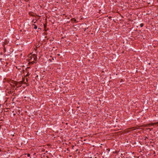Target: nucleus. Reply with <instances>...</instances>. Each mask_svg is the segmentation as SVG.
<instances>
[{"instance_id":"obj_16","label":"nucleus","mask_w":158,"mask_h":158,"mask_svg":"<svg viewBox=\"0 0 158 158\" xmlns=\"http://www.w3.org/2000/svg\"><path fill=\"white\" fill-rule=\"evenodd\" d=\"M117 152H117V151H115V153H117Z\"/></svg>"},{"instance_id":"obj_2","label":"nucleus","mask_w":158,"mask_h":158,"mask_svg":"<svg viewBox=\"0 0 158 158\" xmlns=\"http://www.w3.org/2000/svg\"><path fill=\"white\" fill-rule=\"evenodd\" d=\"M19 83V84H21V85H22V83H23V81H20V82H17L16 83V85H17ZM21 85H19L18 86V87H21Z\"/></svg>"},{"instance_id":"obj_21","label":"nucleus","mask_w":158,"mask_h":158,"mask_svg":"<svg viewBox=\"0 0 158 158\" xmlns=\"http://www.w3.org/2000/svg\"><path fill=\"white\" fill-rule=\"evenodd\" d=\"M67 150H68V148H67Z\"/></svg>"},{"instance_id":"obj_15","label":"nucleus","mask_w":158,"mask_h":158,"mask_svg":"<svg viewBox=\"0 0 158 158\" xmlns=\"http://www.w3.org/2000/svg\"><path fill=\"white\" fill-rule=\"evenodd\" d=\"M1 126H0V129H1Z\"/></svg>"},{"instance_id":"obj_22","label":"nucleus","mask_w":158,"mask_h":158,"mask_svg":"<svg viewBox=\"0 0 158 158\" xmlns=\"http://www.w3.org/2000/svg\"><path fill=\"white\" fill-rule=\"evenodd\" d=\"M1 150L0 149V152H1Z\"/></svg>"},{"instance_id":"obj_18","label":"nucleus","mask_w":158,"mask_h":158,"mask_svg":"<svg viewBox=\"0 0 158 158\" xmlns=\"http://www.w3.org/2000/svg\"><path fill=\"white\" fill-rule=\"evenodd\" d=\"M86 30V29H85V30H84V31H85Z\"/></svg>"},{"instance_id":"obj_11","label":"nucleus","mask_w":158,"mask_h":158,"mask_svg":"<svg viewBox=\"0 0 158 158\" xmlns=\"http://www.w3.org/2000/svg\"><path fill=\"white\" fill-rule=\"evenodd\" d=\"M30 74H29V73H27V74L26 76H28Z\"/></svg>"},{"instance_id":"obj_20","label":"nucleus","mask_w":158,"mask_h":158,"mask_svg":"<svg viewBox=\"0 0 158 158\" xmlns=\"http://www.w3.org/2000/svg\"><path fill=\"white\" fill-rule=\"evenodd\" d=\"M36 77H38V75H37Z\"/></svg>"},{"instance_id":"obj_9","label":"nucleus","mask_w":158,"mask_h":158,"mask_svg":"<svg viewBox=\"0 0 158 158\" xmlns=\"http://www.w3.org/2000/svg\"><path fill=\"white\" fill-rule=\"evenodd\" d=\"M152 124L153 125L154 124H158V122H156V123H152Z\"/></svg>"},{"instance_id":"obj_8","label":"nucleus","mask_w":158,"mask_h":158,"mask_svg":"<svg viewBox=\"0 0 158 158\" xmlns=\"http://www.w3.org/2000/svg\"><path fill=\"white\" fill-rule=\"evenodd\" d=\"M47 27V24H44V28H46Z\"/></svg>"},{"instance_id":"obj_12","label":"nucleus","mask_w":158,"mask_h":158,"mask_svg":"<svg viewBox=\"0 0 158 158\" xmlns=\"http://www.w3.org/2000/svg\"><path fill=\"white\" fill-rule=\"evenodd\" d=\"M32 63L33 64V63H35V62L34 61H33L32 62Z\"/></svg>"},{"instance_id":"obj_6","label":"nucleus","mask_w":158,"mask_h":158,"mask_svg":"<svg viewBox=\"0 0 158 158\" xmlns=\"http://www.w3.org/2000/svg\"><path fill=\"white\" fill-rule=\"evenodd\" d=\"M143 25H144V24L143 23H141L140 24V27H142L143 26Z\"/></svg>"},{"instance_id":"obj_23","label":"nucleus","mask_w":158,"mask_h":158,"mask_svg":"<svg viewBox=\"0 0 158 158\" xmlns=\"http://www.w3.org/2000/svg\"><path fill=\"white\" fill-rule=\"evenodd\" d=\"M17 158H19V157Z\"/></svg>"},{"instance_id":"obj_10","label":"nucleus","mask_w":158,"mask_h":158,"mask_svg":"<svg viewBox=\"0 0 158 158\" xmlns=\"http://www.w3.org/2000/svg\"><path fill=\"white\" fill-rule=\"evenodd\" d=\"M71 20H72L73 21H74V22H75L76 21V20L74 19H73Z\"/></svg>"},{"instance_id":"obj_19","label":"nucleus","mask_w":158,"mask_h":158,"mask_svg":"<svg viewBox=\"0 0 158 158\" xmlns=\"http://www.w3.org/2000/svg\"><path fill=\"white\" fill-rule=\"evenodd\" d=\"M26 81H27V79H26Z\"/></svg>"},{"instance_id":"obj_17","label":"nucleus","mask_w":158,"mask_h":158,"mask_svg":"<svg viewBox=\"0 0 158 158\" xmlns=\"http://www.w3.org/2000/svg\"><path fill=\"white\" fill-rule=\"evenodd\" d=\"M45 38H47V36H45Z\"/></svg>"},{"instance_id":"obj_4","label":"nucleus","mask_w":158,"mask_h":158,"mask_svg":"<svg viewBox=\"0 0 158 158\" xmlns=\"http://www.w3.org/2000/svg\"><path fill=\"white\" fill-rule=\"evenodd\" d=\"M32 27H33V26H34V28L35 29H37V26L36 25H35V24H33L32 25Z\"/></svg>"},{"instance_id":"obj_13","label":"nucleus","mask_w":158,"mask_h":158,"mask_svg":"<svg viewBox=\"0 0 158 158\" xmlns=\"http://www.w3.org/2000/svg\"><path fill=\"white\" fill-rule=\"evenodd\" d=\"M57 56H60V54H57Z\"/></svg>"},{"instance_id":"obj_14","label":"nucleus","mask_w":158,"mask_h":158,"mask_svg":"<svg viewBox=\"0 0 158 158\" xmlns=\"http://www.w3.org/2000/svg\"><path fill=\"white\" fill-rule=\"evenodd\" d=\"M52 60H54V58L53 57L52 58Z\"/></svg>"},{"instance_id":"obj_5","label":"nucleus","mask_w":158,"mask_h":158,"mask_svg":"<svg viewBox=\"0 0 158 158\" xmlns=\"http://www.w3.org/2000/svg\"><path fill=\"white\" fill-rule=\"evenodd\" d=\"M37 20L36 19H33L32 21V22H33L34 23H35Z\"/></svg>"},{"instance_id":"obj_3","label":"nucleus","mask_w":158,"mask_h":158,"mask_svg":"<svg viewBox=\"0 0 158 158\" xmlns=\"http://www.w3.org/2000/svg\"><path fill=\"white\" fill-rule=\"evenodd\" d=\"M5 44L4 43V44H3V47H4L3 50H4V52H6V47H5Z\"/></svg>"},{"instance_id":"obj_7","label":"nucleus","mask_w":158,"mask_h":158,"mask_svg":"<svg viewBox=\"0 0 158 158\" xmlns=\"http://www.w3.org/2000/svg\"><path fill=\"white\" fill-rule=\"evenodd\" d=\"M25 155H27V157H29L30 156V154L29 153L25 154Z\"/></svg>"},{"instance_id":"obj_1","label":"nucleus","mask_w":158,"mask_h":158,"mask_svg":"<svg viewBox=\"0 0 158 158\" xmlns=\"http://www.w3.org/2000/svg\"><path fill=\"white\" fill-rule=\"evenodd\" d=\"M37 57L35 55V54L32 55L31 56V59L32 60L33 59L34 60H35V61L36 60Z\"/></svg>"}]
</instances>
